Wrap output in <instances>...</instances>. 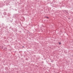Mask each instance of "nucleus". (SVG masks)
Masks as SVG:
<instances>
[{
    "label": "nucleus",
    "instance_id": "f03ea898",
    "mask_svg": "<svg viewBox=\"0 0 73 73\" xmlns=\"http://www.w3.org/2000/svg\"><path fill=\"white\" fill-rule=\"evenodd\" d=\"M46 18H47V19H48L49 18H48V17H47Z\"/></svg>",
    "mask_w": 73,
    "mask_h": 73
},
{
    "label": "nucleus",
    "instance_id": "f257e3e1",
    "mask_svg": "<svg viewBox=\"0 0 73 73\" xmlns=\"http://www.w3.org/2000/svg\"><path fill=\"white\" fill-rule=\"evenodd\" d=\"M59 45H60V44H61V43L59 42Z\"/></svg>",
    "mask_w": 73,
    "mask_h": 73
}]
</instances>
